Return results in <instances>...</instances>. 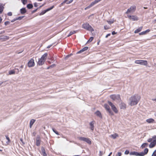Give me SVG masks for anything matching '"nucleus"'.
<instances>
[{
  "instance_id": "6ab92c4d",
  "label": "nucleus",
  "mask_w": 156,
  "mask_h": 156,
  "mask_svg": "<svg viewBox=\"0 0 156 156\" xmlns=\"http://www.w3.org/2000/svg\"><path fill=\"white\" fill-rule=\"evenodd\" d=\"M88 47H85L84 48H83L81 50H80V51H78L77 53V54L83 52L84 51H86L88 49Z\"/></svg>"
},
{
  "instance_id": "49530a36",
  "label": "nucleus",
  "mask_w": 156,
  "mask_h": 156,
  "mask_svg": "<svg viewBox=\"0 0 156 156\" xmlns=\"http://www.w3.org/2000/svg\"><path fill=\"white\" fill-rule=\"evenodd\" d=\"M34 5L35 7H37L38 6V4L37 2H35L34 4Z\"/></svg>"
},
{
  "instance_id": "9b49d317",
  "label": "nucleus",
  "mask_w": 156,
  "mask_h": 156,
  "mask_svg": "<svg viewBox=\"0 0 156 156\" xmlns=\"http://www.w3.org/2000/svg\"><path fill=\"white\" fill-rule=\"evenodd\" d=\"M35 63L33 58H31L28 63V66L29 67H32L34 66Z\"/></svg>"
},
{
  "instance_id": "c85d7f7f",
  "label": "nucleus",
  "mask_w": 156,
  "mask_h": 156,
  "mask_svg": "<svg viewBox=\"0 0 156 156\" xmlns=\"http://www.w3.org/2000/svg\"><path fill=\"white\" fill-rule=\"evenodd\" d=\"M76 33V31L74 30L71 31L69 33V34L68 35L67 37H69L71 35L73 34Z\"/></svg>"
},
{
  "instance_id": "6e6d98bb",
  "label": "nucleus",
  "mask_w": 156,
  "mask_h": 156,
  "mask_svg": "<svg viewBox=\"0 0 156 156\" xmlns=\"http://www.w3.org/2000/svg\"><path fill=\"white\" fill-rule=\"evenodd\" d=\"M71 55V54L69 55H68L66 57V58H67V57H69Z\"/></svg>"
},
{
  "instance_id": "de8ad7c7",
  "label": "nucleus",
  "mask_w": 156,
  "mask_h": 156,
  "mask_svg": "<svg viewBox=\"0 0 156 156\" xmlns=\"http://www.w3.org/2000/svg\"><path fill=\"white\" fill-rule=\"evenodd\" d=\"M100 154L99 155L100 156H102L103 154V152L101 151H100L99 152Z\"/></svg>"
},
{
  "instance_id": "4be33fe9",
  "label": "nucleus",
  "mask_w": 156,
  "mask_h": 156,
  "mask_svg": "<svg viewBox=\"0 0 156 156\" xmlns=\"http://www.w3.org/2000/svg\"><path fill=\"white\" fill-rule=\"evenodd\" d=\"M95 114L100 118H102V116L101 112L99 111H97L95 112Z\"/></svg>"
},
{
  "instance_id": "a211bd4d",
  "label": "nucleus",
  "mask_w": 156,
  "mask_h": 156,
  "mask_svg": "<svg viewBox=\"0 0 156 156\" xmlns=\"http://www.w3.org/2000/svg\"><path fill=\"white\" fill-rule=\"evenodd\" d=\"M146 121L147 122L149 123L155 122L154 120L152 118L147 119L146 120Z\"/></svg>"
},
{
  "instance_id": "c03bdc74",
  "label": "nucleus",
  "mask_w": 156,
  "mask_h": 156,
  "mask_svg": "<svg viewBox=\"0 0 156 156\" xmlns=\"http://www.w3.org/2000/svg\"><path fill=\"white\" fill-rule=\"evenodd\" d=\"M7 14L9 16H11L12 15V13L11 12H9Z\"/></svg>"
},
{
  "instance_id": "f704fd0d",
  "label": "nucleus",
  "mask_w": 156,
  "mask_h": 156,
  "mask_svg": "<svg viewBox=\"0 0 156 156\" xmlns=\"http://www.w3.org/2000/svg\"><path fill=\"white\" fill-rule=\"evenodd\" d=\"M53 129V132L55 133H56V134L58 135H59L58 132L57 131H56L55 129Z\"/></svg>"
},
{
  "instance_id": "4d7b16f0",
  "label": "nucleus",
  "mask_w": 156,
  "mask_h": 156,
  "mask_svg": "<svg viewBox=\"0 0 156 156\" xmlns=\"http://www.w3.org/2000/svg\"><path fill=\"white\" fill-rule=\"evenodd\" d=\"M112 154V152H111V153H110V154H109V155H110H110Z\"/></svg>"
},
{
  "instance_id": "72a5a7b5",
  "label": "nucleus",
  "mask_w": 156,
  "mask_h": 156,
  "mask_svg": "<svg viewBox=\"0 0 156 156\" xmlns=\"http://www.w3.org/2000/svg\"><path fill=\"white\" fill-rule=\"evenodd\" d=\"M94 39V37H91L88 40V42H91Z\"/></svg>"
},
{
  "instance_id": "052dcab7",
  "label": "nucleus",
  "mask_w": 156,
  "mask_h": 156,
  "mask_svg": "<svg viewBox=\"0 0 156 156\" xmlns=\"http://www.w3.org/2000/svg\"><path fill=\"white\" fill-rule=\"evenodd\" d=\"M43 5H42L40 7V8H41V7L43 6Z\"/></svg>"
},
{
  "instance_id": "a878e982",
  "label": "nucleus",
  "mask_w": 156,
  "mask_h": 156,
  "mask_svg": "<svg viewBox=\"0 0 156 156\" xmlns=\"http://www.w3.org/2000/svg\"><path fill=\"white\" fill-rule=\"evenodd\" d=\"M148 145V144L147 143H144L142 144L141 146V148L142 149H143L145 147H147Z\"/></svg>"
},
{
  "instance_id": "423d86ee",
  "label": "nucleus",
  "mask_w": 156,
  "mask_h": 156,
  "mask_svg": "<svg viewBox=\"0 0 156 156\" xmlns=\"http://www.w3.org/2000/svg\"><path fill=\"white\" fill-rule=\"evenodd\" d=\"M78 138L79 140L85 141L89 144H91V142L90 139L88 138H87L83 137H80Z\"/></svg>"
},
{
  "instance_id": "09e8293b",
  "label": "nucleus",
  "mask_w": 156,
  "mask_h": 156,
  "mask_svg": "<svg viewBox=\"0 0 156 156\" xmlns=\"http://www.w3.org/2000/svg\"><path fill=\"white\" fill-rule=\"evenodd\" d=\"M37 9H35V10H33V11H32V13H34V12H36L37 11Z\"/></svg>"
},
{
  "instance_id": "c9c22d12",
  "label": "nucleus",
  "mask_w": 156,
  "mask_h": 156,
  "mask_svg": "<svg viewBox=\"0 0 156 156\" xmlns=\"http://www.w3.org/2000/svg\"><path fill=\"white\" fill-rule=\"evenodd\" d=\"M22 2L23 4L25 5L27 3V0H23V1H22Z\"/></svg>"
},
{
  "instance_id": "a19ab883",
  "label": "nucleus",
  "mask_w": 156,
  "mask_h": 156,
  "mask_svg": "<svg viewBox=\"0 0 156 156\" xmlns=\"http://www.w3.org/2000/svg\"><path fill=\"white\" fill-rule=\"evenodd\" d=\"M55 66V64L52 65L48 67L47 68V69H50L51 68L53 67H54Z\"/></svg>"
},
{
  "instance_id": "7ed1b4c3",
  "label": "nucleus",
  "mask_w": 156,
  "mask_h": 156,
  "mask_svg": "<svg viewBox=\"0 0 156 156\" xmlns=\"http://www.w3.org/2000/svg\"><path fill=\"white\" fill-rule=\"evenodd\" d=\"M47 56V53H45L43 55L41 58L39 59L38 62V65L40 66L43 65L44 63Z\"/></svg>"
},
{
  "instance_id": "58836bf2",
  "label": "nucleus",
  "mask_w": 156,
  "mask_h": 156,
  "mask_svg": "<svg viewBox=\"0 0 156 156\" xmlns=\"http://www.w3.org/2000/svg\"><path fill=\"white\" fill-rule=\"evenodd\" d=\"M10 22L9 21H6L5 22V25L6 26L7 25H9L10 24Z\"/></svg>"
},
{
  "instance_id": "f3484780",
  "label": "nucleus",
  "mask_w": 156,
  "mask_h": 156,
  "mask_svg": "<svg viewBox=\"0 0 156 156\" xmlns=\"http://www.w3.org/2000/svg\"><path fill=\"white\" fill-rule=\"evenodd\" d=\"M130 154L135 156H141L140 153H138L136 151H133L131 152L130 153Z\"/></svg>"
},
{
  "instance_id": "3c124183",
  "label": "nucleus",
  "mask_w": 156,
  "mask_h": 156,
  "mask_svg": "<svg viewBox=\"0 0 156 156\" xmlns=\"http://www.w3.org/2000/svg\"><path fill=\"white\" fill-rule=\"evenodd\" d=\"M115 33H115V32L114 31H113V32H112V35H114V34H115Z\"/></svg>"
},
{
  "instance_id": "864d4df0",
  "label": "nucleus",
  "mask_w": 156,
  "mask_h": 156,
  "mask_svg": "<svg viewBox=\"0 0 156 156\" xmlns=\"http://www.w3.org/2000/svg\"><path fill=\"white\" fill-rule=\"evenodd\" d=\"M51 46V45H49V46H48L47 47V48H50V47Z\"/></svg>"
},
{
  "instance_id": "37998d69",
  "label": "nucleus",
  "mask_w": 156,
  "mask_h": 156,
  "mask_svg": "<svg viewBox=\"0 0 156 156\" xmlns=\"http://www.w3.org/2000/svg\"><path fill=\"white\" fill-rule=\"evenodd\" d=\"M116 155L118 156H121L122 155V153L120 152H119Z\"/></svg>"
},
{
  "instance_id": "6e6552de",
  "label": "nucleus",
  "mask_w": 156,
  "mask_h": 156,
  "mask_svg": "<svg viewBox=\"0 0 156 156\" xmlns=\"http://www.w3.org/2000/svg\"><path fill=\"white\" fill-rule=\"evenodd\" d=\"M110 97L113 101L119 100L121 99L120 95L119 94H112L110 96Z\"/></svg>"
},
{
  "instance_id": "f8f14e48",
  "label": "nucleus",
  "mask_w": 156,
  "mask_h": 156,
  "mask_svg": "<svg viewBox=\"0 0 156 156\" xmlns=\"http://www.w3.org/2000/svg\"><path fill=\"white\" fill-rule=\"evenodd\" d=\"M128 17L130 19L132 20L133 21H137L138 20V18L135 16L128 15Z\"/></svg>"
},
{
  "instance_id": "f257e3e1",
  "label": "nucleus",
  "mask_w": 156,
  "mask_h": 156,
  "mask_svg": "<svg viewBox=\"0 0 156 156\" xmlns=\"http://www.w3.org/2000/svg\"><path fill=\"white\" fill-rule=\"evenodd\" d=\"M140 96L135 94L131 96L129 98V105L131 106H133L137 104L140 99Z\"/></svg>"
},
{
  "instance_id": "338daca9",
  "label": "nucleus",
  "mask_w": 156,
  "mask_h": 156,
  "mask_svg": "<svg viewBox=\"0 0 156 156\" xmlns=\"http://www.w3.org/2000/svg\"><path fill=\"white\" fill-rule=\"evenodd\" d=\"M154 36L156 37V35H155Z\"/></svg>"
},
{
  "instance_id": "13d9d810",
  "label": "nucleus",
  "mask_w": 156,
  "mask_h": 156,
  "mask_svg": "<svg viewBox=\"0 0 156 156\" xmlns=\"http://www.w3.org/2000/svg\"><path fill=\"white\" fill-rule=\"evenodd\" d=\"M23 66H21L20 67V68H23Z\"/></svg>"
},
{
  "instance_id": "20e7f679",
  "label": "nucleus",
  "mask_w": 156,
  "mask_h": 156,
  "mask_svg": "<svg viewBox=\"0 0 156 156\" xmlns=\"http://www.w3.org/2000/svg\"><path fill=\"white\" fill-rule=\"evenodd\" d=\"M82 27L87 30L92 32L94 31V29L88 23H85L82 25Z\"/></svg>"
},
{
  "instance_id": "bf43d9fd",
  "label": "nucleus",
  "mask_w": 156,
  "mask_h": 156,
  "mask_svg": "<svg viewBox=\"0 0 156 156\" xmlns=\"http://www.w3.org/2000/svg\"><path fill=\"white\" fill-rule=\"evenodd\" d=\"M48 62L49 63V64H51V62L49 61H48Z\"/></svg>"
},
{
  "instance_id": "4c0bfd02",
  "label": "nucleus",
  "mask_w": 156,
  "mask_h": 156,
  "mask_svg": "<svg viewBox=\"0 0 156 156\" xmlns=\"http://www.w3.org/2000/svg\"><path fill=\"white\" fill-rule=\"evenodd\" d=\"M146 33H145V32L144 31H143V32H142L140 33L139 34L140 35H145V34H146Z\"/></svg>"
},
{
  "instance_id": "473e14b6",
  "label": "nucleus",
  "mask_w": 156,
  "mask_h": 156,
  "mask_svg": "<svg viewBox=\"0 0 156 156\" xmlns=\"http://www.w3.org/2000/svg\"><path fill=\"white\" fill-rule=\"evenodd\" d=\"M104 28L105 30H108L110 28L109 27H108L106 25H105L104 26Z\"/></svg>"
},
{
  "instance_id": "9d476101",
  "label": "nucleus",
  "mask_w": 156,
  "mask_h": 156,
  "mask_svg": "<svg viewBox=\"0 0 156 156\" xmlns=\"http://www.w3.org/2000/svg\"><path fill=\"white\" fill-rule=\"evenodd\" d=\"M104 107L106 109V110L108 111L109 114H111L112 115H113V113L111 111L109 105L107 104H105L104 105Z\"/></svg>"
},
{
  "instance_id": "dca6fc26",
  "label": "nucleus",
  "mask_w": 156,
  "mask_h": 156,
  "mask_svg": "<svg viewBox=\"0 0 156 156\" xmlns=\"http://www.w3.org/2000/svg\"><path fill=\"white\" fill-rule=\"evenodd\" d=\"M95 123V122L94 121H93L90 123V129L92 131L94 130V125Z\"/></svg>"
},
{
  "instance_id": "412c9836",
  "label": "nucleus",
  "mask_w": 156,
  "mask_h": 156,
  "mask_svg": "<svg viewBox=\"0 0 156 156\" xmlns=\"http://www.w3.org/2000/svg\"><path fill=\"white\" fill-rule=\"evenodd\" d=\"M69 0H65L62 3V4H65V3H66L67 4H69L71 3H72L73 1V0H70L69 1H68Z\"/></svg>"
},
{
  "instance_id": "2f4dec72",
  "label": "nucleus",
  "mask_w": 156,
  "mask_h": 156,
  "mask_svg": "<svg viewBox=\"0 0 156 156\" xmlns=\"http://www.w3.org/2000/svg\"><path fill=\"white\" fill-rule=\"evenodd\" d=\"M15 73V71L14 70H11L9 72V74L10 75L12 74H14Z\"/></svg>"
},
{
  "instance_id": "393cba45",
  "label": "nucleus",
  "mask_w": 156,
  "mask_h": 156,
  "mask_svg": "<svg viewBox=\"0 0 156 156\" xmlns=\"http://www.w3.org/2000/svg\"><path fill=\"white\" fill-rule=\"evenodd\" d=\"M5 136L7 140V141L6 142V144L8 145V144H9L10 142V139L8 135H5Z\"/></svg>"
},
{
  "instance_id": "cd10ccee",
  "label": "nucleus",
  "mask_w": 156,
  "mask_h": 156,
  "mask_svg": "<svg viewBox=\"0 0 156 156\" xmlns=\"http://www.w3.org/2000/svg\"><path fill=\"white\" fill-rule=\"evenodd\" d=\"M35 120L34 119H32L30 121V127H31V126H32L33 124L34 123V122H35Z\"/></svg>"
},
{
  "instance_id": "e433bc0d",
  "label": "nucleus",
  "mask_w": 156,
  "mask_h": 156,
  "mask_svg": "<svg viewBox=\"0 0 156 156\" xmlns=\"http://www.w3.org/2000/svg\"><path fill=\"white\" fill-rule=\"evenodd\" d=\"M151 156H156V150L154 151Z\"/></svg>"
},
{
  "instance_id": "0e129e2a",
  "label": "nucleus",
  "mask_w": 156,
  "mask_h": 156,
  "mask_svg": "<svg viewBox=\"0 0 156 156\" xmlns=\"http://www.w3.org/2000/svg\"><path fill=\"white\" fill-rule=\"evenodd\" d=\"M2 151V150H1L0 149V151Z\"/></svg>"
},
{
  "instance_id": "2eb2a0df",
  "label": "nucleus",
  "mask_w": 156,
  "mask_h": 156,
  "mask_svg": "<svg viewBox=\"0 0 156 156\" xmlns=\"http://www.w3.org/2000/svg\"><path fill=\"white\" fill-rule=\"evenodd\" d=\"M148 152V149L147 148H146L144 149V152H141L140 153L141 156H144V155L147 154Z\"/></svg>"
},
{
  "instance_id": "603ef678",
  "label": "nucleus",
  "mask_w": 156,
  "mask_h": 156,
  "mask_svg": "<svg viewBox=\"0 0 156 156\" xmlns=\"http://www.w3.org/2000/svg\"><path fill=\"white\" fill-rule=\"evenodd\" d=\"M2 20V19L1 17H0V23H1Z\"/></svg>"
},
{
  "instance_id": "69168bd1",
  "label": "nucleus",
  "mask_w": 156,
  "mask_h": 156,
  "mask_svg": "<svg viewBox=\"0 0 156 156\" xmlns=\"http://www.w3.org/2000/svg\"><path fill=\"white\" fill-rule=\"evenodd\" d=\"M154 21L156 22V19L154 20Z\"/></svg>"
},
{
  "instance_id": "ea45409f",
  "label": "nucleus",
  "mask_w": 156,
  "mask_h": 156,
  "mask_svg": "<svg viewBox=\"0 0 156 156\" xmlns=\"http://www.w3.org/2000/svg\"><path fill=\"white\" fill-rule=\"evenodd\" d=\"M107 21L108 23L110 24H111L114 23V22L113 21Z\"/></svg>"
},
{
  "instance_id": "0eeeda50",
  "label": "nucleus",
  "mask_w": 156,
  "mask_h": 156,
  "mask_svg": "<svg viewBox=\"0 0 156 156\" xmlns=\"http://www.w3.org/2000/svg\"><path fill=\"white\" fill-rule=\"evenodd\" d=\"M135 63L137 64H139L144 66H147V62L146 60H136L135 62Z\"/></svg>"
},
{
  "instance_id": "bb28decb",
  "label": "nucleus",
  "mask_w": 156,
  "mask_h": 156,
  "mask_svg": "<svg viewBox=\"0 0 156 156\" xmlns=\"http://www.w3.org/2000/svg\"><path fill=\"white\" fill-rule=\"evenodd\" d=\"M27 11L25 8H22L20 10V13L22 14H23L26 12Z\"/></svg>"
},
{
  "instance_id": "c756f323",
  "label": "nucleus",
  "mask_w": 156,
  "mask_h": 156,
  "mask_svg": "<svg viewBox=\"0 0 156 156\" xmlns=\"http://www.w3.org/2000/svg\"><path fill=\"white\" fill-rule=\"evenodd\" d=\"M111 136L113 138L115 139L118 136V135L117 133H115L114 134L111 135Z\"/></svg>"
},
{
  "instance_id": "39448f33",
  "label": "nucleus",
  "mask_w": 156,
  "mask_h": 156,
  "mask_svg": "<svg viewBox=\"0 0 156 156\" xmlns=\"http://www.w3.org/2000/svg\"><path fill=\"white\" fill-rule=\"evenodd\" d=\"M136 7L135 5L131 6L129 8L127 11L125 12L126 14L128 13H133L136 10Z\"/></svg>"
},
{
  "instance_id": "8fccbe9b",
  "label": "nucleus",
  "mask_w": 156,
  "mask_h": 156,
  "mask_svg": "<svg viewBox=\"0 0 156 156\" xmlns=\"http://www.w3.org/2000/svg\"><path fill=\"white\" fill-rule=\"evenodd\" d=\"M111 34H108L105 36L106 38H107L108 37V36H110V35Z\"/></svg>"
},
{
  "instance_id": "f03ea898",
  "label": "nucleus",
  "mask_w": 156,
  "mask_h": 156,
  "mask_svg": "<svg viewBox=\"0 0 156 156\" xmlns=\"http://www.w3.org/2000/svg\"><path fill=\"white\" fill-rule=\"evenodd\" d=\"M147 141L148 142H151L149 145V147H154L156 145V136H153L152 138L148 139Z\"/></svg>"
},
{
  "instance_id": "774afa93",
  "label": "nucleus",
  "mask_w": 156,
  "mask_h": 156,
  "mask_svg": "<svg viewBox=\"0 0 156 156\" xmlns=\"http://www.w3.org/2000/svg\"><path fill=\"white\" fill-rule=\"evenodd\" d=\"M144 9H146L147 8L146 7H144Z\"/></svg>"
},
{
  "instance_id": "5fc2aeb1",
  "label": "nucleus",
  "mask_w": 156,
  "mask_h": 156,
  "mask_svg": "<svg viewBox=\"0 0 156 156\" xmlns=\"http://www.w3.org/2000/svg\"><path fill=\"white\" fill-rule=\"evenodd\" d=\"M152 100L153 101H155L156 102V98L155 99H152Z\"/></svg>"
},
{
  "instance_id": "5701e85b",
  "label": "nucleus",
  "mask_w": 156,
  "mask_h": 156,
  "mask_svg": "<svg viewBox=\"0 0 156 156\" xmlns=\"http://www.w3.org/2000/svg\"><path fill=\"white\" fill-rule=\"evenodd\" d=\"M4 5L3 4H0V13H2L3 11L4 8Z\"/></svg>"
},
{
  "instance_id": "b1692460",
  "label": "nucleus",
  "mask_w": 156,
  "mask_h": 156,
  "mask_svg": "<svg viewBox=\"0 0 156 156\" xmlns=\"http://www.w3.org/2000/svg\"><path fill=\"white\" fill-rule=\"evenodd\" d=\"M143 26H142L140 27H139L137 29H136L134 31V33L135 34H136V33H137L139 32H140L141 31V30H142L143 28Z\"/></svg>"
},
{
  "instance_id": "7c9ffc66",
  "label": "nucleus",
  "mask_w": 156,
  "mask_h": 156,
  "mask_svg": "<svg viewBox=\"0 0 156 156\" xmlns=\"http://www.w3.org/2000/svg\"><path fill=\"white\" fill-rule=\"evenodd\" d=\"M33 7V5L32 4H28L27 5V7L28 9H32V8Z\"/></svg>"
},
{
  "instance_id": "e2e57ef3",
  "label": "nucleus",
  "mask_w": 156,
  "mask_h": 156,
  "mask_svg": "<svg viewBox=\"0 0 156 156\" xmlns=\"http://www.w3.org/2000/svg\"><path fill=\"white\" fill-rule=\"evenodd\" d=\"M74 156H80L79 155H74Z\"/></svg>"
},
{
  "instance_id": "1a4fd4ad",
  "label": "nucleus",
  "mask_w": 156,
  "mask_h": 156,
  "mask_svg": "<svg viewBox=\"0 0 156 156\" xmlns=\"http://www.w3.org/2000/svg\"><path fill=\"white\" fill-rule=\"evenodd\" d=\"M108 102L109 105L111 106L112 110L115 113H117L118 112V110L116 107L111 102L108 101Z\"/></svg>"
},
{
  "instance_id": "680f3d73",
  "label": "nucleus",
  "mask_w": 156,
  "mask_h": 156,
  "mask_svg": "<svg viewBox=\"0 0 156 156\" xmlns=\"http://www.w3.org/2000/svg\"><path fill=\"white\" fill-rule=\"evenodd\" d=\"M38 1H42L43 0H37Z\"/></svg>"
},
{
  "instance_id": "79ce46f5",
  "label": "nucleus",
  "mask_w": 156,
  "mask_h": 156,
  "mask_svg": "<svg viewBox=\"0 0 156 156\" xmlns=\"http://www.w3.org/2000/svg\"><path fill=\"white\" fill-rule=\"evenodd\" d=\"M129 153V151L128 150H126L125 151V154H128Z\"/></svg>"
},
{
  "instance_id": "a18cd8bd",
  "label": "nucleus",
  "mask_w": 156,
  "mask_h": 156,
  "mask_svg": "<svg viewBox=\"0 0 156 156\" xmlns=\"http://www.w3.org/2000/svg\"><path fill=\"white\" fill-rule=\"evenodd\" d=\"M150 31V29H147L144 31L145 32L146 34L147 33L149 32Z\"/></svg>"
},
{
  "instance_id": "4468645a",
  "label": "nucleus",
  "mask_w": 156,
  "mask_h": 156,
  "mask_svg": "<svg viewBox=\"0 0 156 156\" xmlns=\"http://www.w3.org/2000/svg\"><path fill=\"white\" fill-rule=\"evenodd\" d=\"M54 7V5H53V6H52L51 7H50V8H49L46 9V10H44V11H42L40 13V15H43L44 14H45L47 12H48V11H50V10H51Z\"/></svg>"
},
{
  "instance_id": "ddd939ff",
  "label": "nucleus",
  "mask_w": 156,
  "mask_h": 156,
  "mask_svg": "<svg viewBox=\"0 0 156 156\" xmlns=\"http://www.w3.org/2000/svg\"><path fill=\"white\" fill-rule=\"evenodd\" d=\"M41 143V140L39 136H37L36 138V144L37 146H39L40 145Z\"/></svg>"
},
{
  "instance_id": "aec40b11",
  "label": "nucleus",
  "mask_w": 156,
  "mask_h": 156,
  "mask_svg": "<svg viewBox=\"0 0 156 156\" xmlns=\"http://www.w3.org/2000/svg\"><path fill=\"white\" fill-rule=\"evenodd\" d=\"M120 108L121 109H125L126 108V105L124 103H122L120 105Z\"/></svg>"
}]
</instances>
